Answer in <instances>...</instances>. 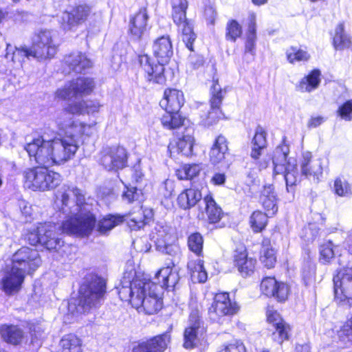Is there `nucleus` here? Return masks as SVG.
Returning <instances> with one entry per match:
<instances>
[{"mask_svg":"<svg viewBox=\"0 0 352 352\" xmlns=\"http://www.w3.org/2000/svg\"><path fill=\"white\" fill-rule=\"evenodd\" d=\"M96 122L85 124L78 121L63 131L64 136L50 140L38 137L25 144L24 149L41 164H63L74 157L79 147L78 138L82 135H92L96 132Z\"/></svg>","mask_w":352,"mask_h":352,"instance_id":"nucleus-1","label":"nucleus"},{"mask_svg":"<svg viewBox=\"0 0 352 352\" xmlns=\"http://www.w3.org/2000/svg\"><path fill=\"white\" fill-rule=\"evenodd\" d=\"M69 219L64 221L61 230L68 234L88 236L96 226V217L91 212V203L85 201L82 191L74 186L64 185L56 195V204Z\"/></svg>","mask_w":352,"mask_h":352,"instance_id":"nucleus-2","label":"nucleus"},{"mask_svg":"<svg viewBox=\"0 0 352 352\" xmlns=\"http://www.w3.org/2000/svg\"><path fill=\"white\" fill-rule=\"evenodd\" d=\"M118 295L123 301H129L138 311L151 315L162 307V300L158 294V285L145 277L138 276L130 280L124 276L118 288Z\"/></svg>","mask_w":352,"mask_h":352,"instance_id":"nucleus-3","label":"nucleus"},{"mask_svg":"<svg viewBox=\"0 0 352 352\" xmlns=\"http://www.w3.org/2000/svg\"><path fill=\"white\" fill-rule=\"evenodd\" d=\"M267 135L266 131L262 126H256L254 135L251 141L250 155L255 161L260 170L265 169L269 166L271 160H272L273 173H280L283 170V166L288 161L287 157L289 153V145L283 140L274 151L272 157L270 155L263 156V152L267 146Z\"/></svg>","mask_w":352,"mask_h":352,"instance_id":"nucleus-4","label":"nucleus"},{"mask_svg":"<svg viewBox=\"0 0 352 352\" xmlns=\"http://www.w3.org/2000/svg\"><path fill=\"white\" fill-rule=\"evenodd\" d=\"M152 48L158 63H154L147 54L140 55L139 63L146 74L145 77L148 81L162 85L166 82L164 65L168 63L173 54L169 36L157 38L154 41Z\"/></svg>","mask_w":352,"mask_h":352,"instance_id":"nucleus-5","label":"nucleus"},{"mask_svg":"<svg viewBox=\"0 0 352 352\" xmlns=\"http://www.w3.org/2000/svg\"><path fill=\"white\" fill-rule=\"evenodd\" d=\"M105 293V280L100 277H92L89 283L83 284L80 288L77 312L88 313L98 307L103 301Z\"/></svg>","mask_w":352,"mask_h":352,"instance_id":"nucleus-6","label":"nucleus"},{"mask_svg":"<svg viewBox=\"0 0 352 352\" xmlns=\"http://www.w3.org/2000/svg\"><path fill=\"white\" fill-rule=\"evenodd\" d=\"M28 153L30 160H34L35 162L43 167H37L30 169L25 172V186L33 190L45 191L55 188L58 186L62 178L59 173L48 170L47 168L50 166H45L38 163L34 156H31ZM53 165H51L52 166Z\"/></svg>","mask_w":352,"mask_h":352,"instance_id":"nucleus-7","label":"nucleus"},{"mask_svg":"<svg viewBox=\"0 0 352 352\" xmlns=\"http://www.w3.org/2000/svg\"><path fill=\"white\" fill-rule=\"evenodd\" d=\"M56 226L51 222L39 223L32 228L27 234V240L32 245L38 243L48 250H56L63 241L57 236Z\"/></svg>","mask_w":352,"mask_h":352,"instance_id":"nucleus-8","label":"nucleus"},{"mask_svg":"<svg viewBox=\"0 0 352 352\" xmlns=\"http://www.w3.org/2000/svg\"><path fill=\"white\" fill-rule=\"evenodd\" d=\"M58 35L52 30H41L35 36L32 48L34 58L45 60L54 56L58 47Z\"/></svg>","mask_w":352,"mask_h":352,"instance_id":"nucleus-9","label":"nucleus"},{"mask_svg":"<svg viewBox=\"0 0 352 352\" xmlns=\"http://www.w3.org/2000/svg\"><path fill=\"white\" fill-rule=\"evenodd\" d=\"M172 16L174 23L182 28V38L186 47L193 51L192 44L196 39V35L192 27L186 20V12L188 8L187 0H171Z\"/></svg>","mask_w":352,"mask_h":352,"instance_id":"nucleus-10","label":"nucleus"},{"mask_svg":"<svg viewBox=\"0 0 352 352\" xmlns=\"http://www.w3.org/2000/svg\"><path fill=\"white\" fill-rule=\"evenodd\" d=\"M95 87L93 78L80 77L71 80L56 91V96L62 100L82 97L92 92Z\"/></svg>","mask_w":352,"mask_h":352,"instance_id":"nucleus-11","label":"nucleus"},{"mask_svg":"<svg viewBox=\"0 0 352 352\" xmlns=\"http://www.w3.org/2000/svg\"><path fill=\"white\" fill-rule=\"evenodd\" d=\"M206 329L204 322L199 316V311L196 305L195 309H192L187 327L184 331L183 346L186 349L196 347L200 342Z\"/></svg>","mask_w":352,"mask_h":352,"instance_id":"nucleus-12","label":"nucleus"},{"mask_svg":"<svg viewBox=\"0 0 352 352\" xmlns=\"http://www.w3.org/2000/svg\"><path fill=\"white\" fill-rule=\"evenodd\" d=\"M12 265L25 274L34 272L41 264L38 251L28 247H23L12 256Z\"/></svg>","mask_w":352,"mask_h":352,"instance_id":"nucleus-13","label":"nucleus"},{"mask_svg":"<svg viewBox=\"0 0 352 352\" xmlns=\"http://www.w3.org/2000/svg\"><path fill=\"white\" fill-rule=\"evenodd\" d=\"M226 91H223L217 80L213 81L211 87V98L210 100V109L208 114L201 117V123L205 126H210L218 122L222 116L220 109L223 94Z\"/></svg>","mask_w":352,"mask_h":352,"instance_id":"nucleus-14","label":"nucleus"},{"mask_svg":"<svg viewBox=\"0 0 352 352\" xmlns=\"http://www.w3.org/2000/svg\"><path fill=\"white\" fill-rule=\"evenodd\" d=\"M238 309L236 303L230 300L228 293H219L215 295L208 313L212 320L217 321L223 316L236 314Z\"/></svg>","mask_w":352,"mask_h":352,"instance_id":"nucleus-15","label":"nucleus"},{"mask_svg":"<svg viewBox=\"0 0 352 352\" xmlns=\"http://www.w3.org/2000/svg\"><path fill=\"white\" fill-rule=\"evenodd\" d=\"M101 162L108 170L122 169L127 164L126 151L120 146L105 148L102 151Z\"/></svg>","mask_w":352,"mask_h":352,"instance_id":"nucleus-16","label":"nucleus"},{"mask_svg":"<svg viewBox=\"0 0 352 352\" xmlns=\"http://www.w3.org/2000/svg\"><path fill=\"white\" fill-rule=\"evenodd\" d=\"M84 113H85L84 100L70 103L58 113L55 119L56 124L59 130L63 131L79 121L74 119V115Z\"/></svg>","mask_w":352,"mask_h":352,"instance_id":"nucleus-17","label":"nucleus"},{"mask_svg":"<svg viewBox=\"0 0 352 352\" xmlns=\"http://www.w3.org/2000/svg\"><path fill=\"white\" fill-rule=\"evenodd\" d=\"M25 275L12 264L6 266L4 275L1 280V289L8 295L18 292L21 287Z\"/></svg>","mask_w":352,"mask_h":352,"instance_id":"nucleus-18","label":"nucleus"},{"mask_svg":"<svg viewBox=\"0 0 352 352\" xmlns=\"http://www.w3.org/2000/svg\"><path fill=\"white\" fill-rule=\"evenodd\" d=\"M91 13L88 6L79 5L74 8L71 12H65L61 16V24L65 30L82 23Z\"/></svg>","mask_w":352,"mask_h":352,"instance_id":"nucleus-19","label":"nucleus"},{"mask_svg":"<svg viewBox=\"0 0 352 352\" xmlns=\"http://www.w3.org/2000/svg\"><path fill=\"white\" fill-rule=\"evenodd\" d=\"M170 341V334L166 332L149 340L140 342L132 352H164Z\"/></svg>","mask_w":352,"mask_h":352,"instance_id":"nucleus-20","label":"nucleus"},{"mask_svg":"<svg viewBox=\"0 0 352 352\" xmlns=\"http://www.w3.org/2000/svg\"><path fill=\"white\" fill-rule=\"evenodd\" d=\"M300 168L302 175L307 178L312 179L314 182H318L322 174L321 162L318 159H312L310 152L302 153L300 160Z\"/></svg>","mask_w":352,"mask_h":352,"instance_id":"nucleus-21","label":"nucleus"},{"mask_svg":"<svg viewBox=\"0 0 352 352\" xmlns=\"http://www.w3.org/2000/svg\"><path fill=\"white\" fill-rule=\"evenodd\" d=\"M201 211L199 216L202 219H207L210 223H216L220 221L223 212L219 207L212 197L210 195H206L201 203L199 204Z\"/></svg>","mask_w":352,"mask_h":352,"instance_id":"nucleus-22","label":"nucleus"},{"mask_svg":"<svg viewBox=\"0 0 352 352\" xmlns=\"http://www.w3.org/2000/svg\"><path fill=\"white\" fill-rule=\"evenodd\" d=\"M229 155L228 142L226 138L222 135H218L209 151L210 162L213 165L223 164Z\"/></svg>","mask_w":352,"mask_h":352,"instance_id":"nucleus-23","label":"nucleus"},{"mask_svg":"<svg viewBox=\"0 0 352 352\" xmlns=\"http://www.w3.org/2000/svg\"><path fill=\"white\" fill-rule=\"evenodd\" d=\"M184 103V97L182 91L175 89H166L164 98L160 100V105L166 112H179Z\"/></svg>","mask_w":352,"mask_h":352,"instance_id":"nucleus-24","label":"nucleus"},{"mask_svg":"<svg viewBox=\"0 0 352 352\" xmlns=\"http://www.w3.org/2000/svg\"><path fill=\"white\" fill-rule=\"evenodd\" d=\"M148 15L146 8H141L130 20L129 31L133 39L140 41L147 30Z\"/></svg>","mask_w":352,"mask_h":352,"instance_id":"nucleus-25","label":"nucleus"},{"mask_svg":"<svg viewBox=\"0 0 352 352\" xmlns=\"http://www.w3.org/2000/svg\"><path fill=\"white\" fill-rule=\"evenodd\" d=\"M234 263L243 276H248L254 272L256 261L248 257L245 248L241 247L234 252Z\"/></svg>","mask_w":352,"mask_h":352,"instance_id":"nucleus-26","label":"nucleus"},{"mask_svg":"<svg viewBox=\"0 0 352 352\" xmlns=\"http://www.w3.org/2000/svg\"><path fill=\"white\" fill-rule=\"evenodd\" d=\"M174 264L172 261L167 264L165 267L161 268L155 275L158 280V285L160 288L175 287L179 280L178 272L173 270Z\"/></svg>","mask_w":352,"mask_h":352,"instance_id":"nucleus-27","label":"nucleus"},{"mask_svg":"<svg viewBox=\"0 0 352 352\" xmlns=\"http://www.w3.org/2000/svg\"><path fill=\"white\" fill-rule=\"evenodd\" d=\"M65 64L76 73H82L92 67L91 60L81 52H74L65 58Z\"/></svg>","mask_w":352,"mask_h":352,"instance_id":"nucleus-28","label":"nucleus"},{"mask_svg":"<svg viewBox=\"0 0 352 352\" xmlns=\"http://www.w3.org/2000/svg\"><path fill=\"white\" fill-rule=\"evenodd\" d=\"M279 174H283L288 192H290L292 190V187L300 181V176L297 168V164L296 161L291 158L283 166V170L280 173H274V175Z\"/></svg>","mask_w":352,"mask_h":352,"instance_id":"nucleus-29","label":"nucleus"},{"mask_svg":"<svg viewBox=\"0 0 352 352\" xmlns=\"http://www.w3.org/2000/svg\"><path fill=\"white\" fill-rule=\"evenodd\" d=\"M260 199L268 214L274 215L277 212L276 195L272 185L264 186L261 192Z\"/></svg>","mask_w":352,"mask_h":352,"instance_id":"nucleus-30","label":"nucleus"},{"mask_svg":"<svg viewBox=\"0 0 352 352\" xmlns=\"http://www.w3.org/2000/svg\"><path fill=\"white\" fill-rule=\"evenodd\" d=\"M0 335L3 340L13 345L21 343L24 337L22 329L17 326L8 324L0 326Z\"/></svg>","mask_w":352,"mask_h":352,"instance_id":"nucleus-31","label":"nucleus"},{"mask_svg":"<svg viewBox=\"0 0 352 352\" xmlns=\"http://www.w3.org/2000/svg\"><path fill=\"white\" fill-rule=\"evenodd\" d=\"M333 45L336 50L349 49L352 46L351 36L345 31L343 22L339 23L336 28Z\"/></svg>","mask_w":352,"mask_h":352,"instance_id":"nucleus-32","label":"nucleus"},{"mask_svg":"<svg viewBox=\"0 0 352 352\" xmlns=\"http://www.w3.org/2000/svg\"><path fill=\"white\" fill-rule=\"evenodd\" d=\"M202 195L198 189L190 188L182 192L177 198V201L180 207L187 209L195 206L196 204L201 200Z\"/></svg>","mask_w":352,"mask_h":352,"instance_id":"nucleus-33","label":"nucleus"},{"mask_svg":"<svg viewBox=\"0 0 352 352\" xmlns=\"http://www.w3.org/2000/svg\"><path fill=\"white\" fill-rule=\"evenodd\" d=\"M153 238L155 239L156 246L164 245L165 243L174 242L175 239L173 230L162 223L157 224L155 227Z\"/></svg>","mask_w":352,"mask_h":352,"instance_id":"nucleus-34","label":"nucleus"},{"mask_svg":"<svg viewBox=\"0 0 352 352\" xmlns=\"http://www.w3.org/2000/svg\"><path fill=\"white\" fill-rule=\"evenodd\" d=\"M320 72L318 69L313 70L309 74L304 77L298 85V89L301 91L311 92L316 89L320 82Z\"/></svg>","mask_w":352,"mask_h":352,"instance_id":"nucleus-35","label":"nucleus"},{"mask_svg":"<svg viewBox=\"0 0 352 352\" xmlns=\"http://www.w3.org/2000/svg\"><path fill=\"white\" fill-rule=\"evenodd\" d=\"M60 352H82L81 340L74 334L65 336L60 342Z\"/></svg>","mask_w":352,"mask_h":352,"instance_id":"nucleus-36","label":"nucleus"},{"mask_svg":"<svg viewBox=\"0 0 352 352\" xmlns=\"http://www.w3.org/2000/svg\"><path fill=\"white\" fill-rule=\"evenodd\" d=\"M188 269L190 271L191 276L197 279L199 283H205L207 280V272L204 267V261L200 258L190 260L188 263Z\"/></svg>","mask_w":352,"mask_h":352,"instance_id":"nucleus-37","label":"nucleus"},{"mask_svg":"<svg viewBox=\"0 0 352 352\" xmlns=\"http://www.w3.org/2000/svg\"><path fill=\"white\" fill-rule=\"evenodd\" d=\"M124 217L120 215H107L98 222V231L100 234H105L116 226L124 221Z\"/></svg>","mask_w":352,"mask_h":352,"instance_id":"nucleus-38","label":"nucleus"},{"mask_svg":"<svg viewBox=\"0 0 352 352\" xmlns=\"http://www.w3.org/2000/svg\"><path fill=\"white\" fill-rule=\"evenodd\" d=\"M286 56L288 62L291 64L307 62L311 58L310 54L307 50L296 47H291L287 50Z\"/></svg>","mask_w":352,"mask_h":352,"instance_id":"nucleus-39","label":"nucleus"},{"mask_svg":"<svg viewBox=\"0 0 352 352\" xmlns=\"http://www.w3.org/2000/svg\"><path fill=\"white\" fill-rule=\"evenodd\" d=\"M261 261L267 268L273 267L276 262L275 250L268 241L263 242Z\"/></svg>","mask_w":352,"mask_h":352,"instance_id":"nucleus-40","label":"nucleus"},{"mask_svg":"<svg viewBox=\"0 0 352 352\" xmlns=\"http://www.w3.org/2000/svg\"><path fill=\"white\" fill-rule=\"evenodd\" d=\"M184 121V119L178 112H166L161 118V122L163 126L168 129H175L180 127L183 124Z\"/></svg>","mask_w":352,"mask_h":352,"instance_id":"nucleus-41","label":"nucleus"},{"mask_svg":"<svg viewBox=\"0 0 352 352\" xmlns=\"http://www.w3.org/2000/svg\"><path fill=\"white\" fill-rule=\"evenodd\" d=\"M275 331L272 333V338L274 341L278 344H282L285 340L289 339L290 336L291 328L286 322L278 323L274 327Z\"/></svg>","mask_w":352,"mask_h":352,"instance_id":"nucleus-42","label":"nucleus"},{"mask_svg":"<svg viewBox=\"0 0 352 352\" xmlns=\"http://www.w3.org/2000/svg\"><path fill=\"white\" fill-rule=\"evenodd\" d=\"M268 215L267 212L265 214L261 211H255L252 214L250 222L254 232H261L265 228Z\"/></svg>","mask_w":352,"mask_h":352,"instance_id":"nucleus-43","label":"nucleus"},{"mask_svg":"<svg viewBox=\"0 0 352 352\" xmlns=\"http://www.w3.org/2000/svg\"><path fill=\"white\" fill-rule=\"evenodd\" d=\"M194 138L191 135H184L176 142L177 151L183 155L188 156L192 154Z\"/></svg>","mask_w":352,"mask_h":352,"instance_id":"nucleus-44","label":"nucleus"},{"mask_svg":"<svg viewBox=\"0 0 352 352\" xmlns=\"http://www.w3.org/2000/svg\"><path fill=\"white\" fill-rule=\"evenodd\" d=\"M146 218L142 209L130 214L127 221L129 227L131 230H137L144 227L146 223Z\"/></svg>","mask_w":352,"mask_h":352,"instance_id":"nucleus-45","label":"nucleus"},{"mask_svg":"<svg viewBox=\"0 0 352 352\" xmlns=\"http://www.w3.org/2000/svg\"><path fill=\"white\" fill-rule=\"evenodd\" d=\"M34 58V53L32 47L30 48L23 47L21 49L15 48V50L12 53L7 52L6 54V58L9 59L14 63H21L23 61L25 58Z\"/></svg>","mask_w":352,"mask_h":352,"instance_id":"nucleus-46","label":"nucleus"},{"mask_svg":"<svg viewBox=\"0 0 352 352\" xmlns=\"http://www.w3.org/2000/svg\"><path fill=\"white\" fill-rule=\"evenodd\" d=\"M242 34V28L235 20H230L226 25V39L235 42Z\"/></svg>","mask_w":352,"mask_h":352,"instance_id":"nucleus-47","label":"nucleus"},{"mask_svg":"<svg viewBox=\"0 0 352 352\" xmlns=\"http://www.w3.org/2000/svg\"><path fill=\"white\" fill-rule=\"evenodd\" d=\"M289 289L287 284L276 280V286L273 287V294H269V297H274L279 302H283L287 299Z\"/></svg>","mask_w":352,"mask_h":352,"instance_id":"nucleus-48","label":"nucleus"},{"mask_svg":"<svg viewBox=\"0 0 352 352\" xmlns=\"http://www.w3.org/2000/svg\"><path fill=\"white\" fill-rule=\"evenodd\" d=\"M188 245L189 249L196 255L199 256L203 248V238L199 233L191 234L188 237Z\"/></svg>","mask_w":352,"mask_h":352,"instance_id":"nucleus-49","label":"nucleus"},{"mask_svg":"<svg viewBox=\"0 0 352 352\" xmlns=\"http://www.w3.org/2000/svg\"><path fill=\"white\" fill-rule=\"evenodd\" d=\"M307 257L305 258L302 274V278L307 284V282L314 276L315 274V265L312 263L310 253L309 251L307 252Z\"/></svg>","mask_w":352,"mask_h":352,"instance_id":"nucleus-50","label":"nucleus"},{"mask_svg":"<svg viewBox=\"0 0 352 352\" xmlns=\"http://www.w3.org/2000/svg\"><path fill=\"white\" fill-rule=\"evenodd\" d=\"M338 338L345 345L352 342V317L338 331Z\"/></svg>","mask_w":352,"mask_h":352,"instance_id":"nucleus-51","label":"nucleus"},{"mask_svg":"<svg viewBox=\"0 0 352 352\" xmlns=\"http://www.w3.org/2000/svg\"><path fill=\"white\" fill-rule=\"evenodd\" d=\"M334 190L336 195L340 197H349L351 195V190L349 183L340 177L336 179L334 182Z\"/></svg>","mask_w":352,"mask_h":352,"instance_id":"nucleus-52","label":"nucleus"},{"mask_svg":"<svg viewBox=\"0 0 352 352\" xmlns=\"http://www.w3.org/2000/svg\"><path fill=\"white\" fill-rule=\"evenodd\" d=\"M338 116L347 122L352 121V99L346 100L337 110Z\"/></svg>","mask_w":352,"mask_h":352,"instance_id":"nucleus-53","label":"nucleus"},{"mask_svg":"<svg viewBox=\"0 0 352 352\" xmlns=\"http://www.w3.org/2000/svg\"><path fill=\"white\" fill-rule=\"evenodd\" d=\"M218 352H246V349L241 341L234 340L223 345Z\"/></svg>","mask_w":352,"mask_h":352,"instance_id":"nucleus-54","label":"nucleus"},{"mask_svg":"<svg viewBox=\"0 0 352 352\" xmlns=\"http://www.w3.org/2000/svg\"><path fill=\"white\" fill-rule=\"evenodd\" d=\"M276 279L274 277H266L261 283V290L263 294L268 296L273 294V287L276 286Z\"/></svg>","mask_w":352,"mask_h":352,"instance_id":"nucleus-55","label":"nucleus"},{"mask_svg":"<svg viewBox=\"0 0 352 352\" xmlns=\"http://www.w3.org/2000/svg\"><path fill=\"white\" fill-rule=\"evenodd\" d=\"M319 260L322 263H328L330 261V241H327L320 246Z\"/></svg>","mask_w":352,"mask_h":352,"instance_id":"nucleus-56","label":"nucleus"},{"mask_svg":"<svg viewBox=\"0 0 352 352\" xmlns=\"http://www.w3.org/2000/svg\"><path fill=\"white\" fill-rule=\"evenodd\" d=\"M157 248L162 252L170 256H175L179 252V247L173 242L165 243L164 245L157 246Z\"/></svg>","mask_w":352,"mask_h":352,"instance_id":"nucleus-57","label":"nucleus"},{"mask_svg":"<svg viewBox=\"0 0 352 352\" xmlns=\"http://www.w3.org/2000/svg\"><path fill=\"white\" fill-rule=\"evenodd\" d=\"M256 16L254 13H251L248 16V25L246 36H252L256 37Z\"/></svg>","mask_w":352,"mask_h":352,"instance_id":"nucleus-58","label":"nucleus"},{"mask_svg":"<svg viewBox=\"0 0 352 352\" xmlns=\"http://www.w3.org/2000/svg\"><path fill=\"white\" fill-rule=\"evenodd\" d=\"M85 113L93 114L100 111L102 105L97 100H84Z\"/></svg>","mask_w":352,"mask_h":352,"instance_id":"nucleus-59","label":"nucleus"},{"mask_svg":"<svg viewBox=\"0 0 352 352\" xmlns=\"http://www.w3.org/2000/svg\"><path fill=\"white\" fill-rule=\"evenodd\" d=\"M267 318L268 322L272 324L273 327L276 326L278 323L285 322L280 317V314L272 309H268L267 311Z\"/></svg>","mask_w":352,"mask_h":352,"instance_id":"nucleus-60","label":"nucleus"},{"mask_svg":"<svg viewBox=\"0 0 352 352\" xmlns=\"http://www.w3.org/2000/svg\"><path fill=\"white\" fill-rule=\"evenodd\" d=\"M204 62L203 57L198 54H190L188 57V64L194 69L201 67Z\"/></svg>","mask_w":352,"mask_h":352,"instance_id":"nucleus-61","label":"nucleus"},{"mask_svg":"<svg viewBox=\"0 0 352 352\" xmlns=\"http://www.w3.org/2000/svg\"><path fill=\"white\" fill-rule=\"evenodd\" d=\"M138 190L135 187L127 188L122 195V198L129 203L138 199Z\"/></svg>","mask_w":352,"mask_h":352,"instance_id":"nucleus-62","label":"nucleus"},{"mask_svg":"<svg viewBox=\"0 0 352 352\" xmlns=\"http://www.w3.org/2000/svg\"><path fill=\"white\" fill-rule=\"evenodd\" d=\"M187 171L188 179L196 177L200 172L201 168L199 164H186L184 165Z\"/></svg>","mask_w":352,"mask_h":352,"instance_id":"nucleus-63","label":"nucleus"},{"mask_svg":"<svg viewBox=\"0 0 352 352\" xmlns=\"http://www.w3.org/2000/svg\"><path fill=\"white\" fill-rule=\"evenodd\" d=\"M246 37L245 52L254 54L256 37H252V36H248Z\"/></svg>","mask_w":352,"mask_h":352,"instance_id":"nucleus-64","label":"nucleus"}]
</instances>
